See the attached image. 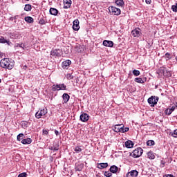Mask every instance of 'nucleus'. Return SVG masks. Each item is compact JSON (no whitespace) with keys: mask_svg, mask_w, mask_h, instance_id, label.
<instances>
[{"mask_svg":"<svg viewBox=\"0 0 177 177\" xmlns=\"http://www.w3.org/2000/svg\"><path fill=\"white\" fill-rule=\"evenodd\" d=\"M154 145H156V142L153 140H149L147 142V146H154Z\"/></svg>","mask_w":177,"mask_h":177,"instance_id":"nucleus-30","label":"nucleus"},{"mask_svg":"<svg viewBox=\"0 0 177 177\" xmlns=\"http://www.w3.org/2000/svg\"><path fill=\"white\" fill-rule=\"evenodd\" d=\"M55 133L57 136V135H59V131L55 130Z\"/></svg>","mask_w":177,"mask_h":177,"instance_id":"nucleus-51","label":"nucleus"},{"mask_svg":"<svg viewBox=\"0 0 177 177\" xmlns=\"http://www.w3.org/2000/svg\"><path fill=\"white\" fill-rule=\"evenodd\" d=\"M8 43V40L5 39V37L0 36V44H6Z\"/></svg>","mask_w":177,"mask_h":177,"instance_id":"nucleus-31","label":"nucleus"},{"mask_svg":"<svg viewBox=\"0 0 177 177\" xmlns=\"http://www.w3.org/2000/svg\"><path fill=\"white\" fill-rule=\"evenodd\" d=\"M143 154V149L142 148H137L136 149L133 151V157L134 158H138L140 157Z\"/></svg>","mask_w":177,"mask_h":177,"instance_id":"nucleus-4","label":"nucleus"},{"mask_svg":"<svg viewBox=\"0 0 177 177\" xmlns=\"http://www.w3.org/2000/svg\"><path fill=\"white\" fill-rule=\"evenodd\" d=\"M59 145L58 144H57L56 145H54L53 147V151H57V150H59Z\"/></svg>","mask_w":177,"mask_h":177,"instance_id":"nucleus-42","label":"nucleus"},{"mask_svg":"<svg viewBox=\"0 0 177 177\" xmlns=\"http://www.w3.org/2000/svg\"><path fill=\"white\" fill-rule=\"evenodd\" d=\"M32 142V140L30 138H25L21 141V143H22V145H31V143Z\"/></svg>","mask_w":177,"mask_h":177,"instance_id":"nucleus-14","label":"nucleus"},{"mask_svg":"<svg viewBox=\"0 0 177 177\" xmlns=\"http://www.w3.org/2000/svg\"><path fill=\"white\" fill-rule=\"evenodd\" d=\"M157 74H158V75L168 77V70H167V68L162 67L157 71Z\"/></svg>","mask_w":177,"mask_h":177,"instance_id":"nucleus-6","label":"nucleus"},{"mask_svg":"<svg viewBox=\"0 0 177 177\" xmlns=\"http://www.w3.org/2000/svg\"><path fill=\"white\" fill-rule=\"evenodd\" d=\"M62 99H63L64 103H67V102H68V100H70V95H68V94H67V93H64L62 95Z\"/></svg>","mask_w":177,"mask_h":177,"instance_id":"nucleus-21","label":"nucleus"},{"mask_svg":"<svg viewBox=\"0 0 177 177\" xmlns=\"http://www.w3.org/2000/svg\"><path fill=\"white\" fill-rule=\"evenodd\" d=\"M49 149H50V150H53V147H50Z\"/></svg>","mask_w":177,"mask_h":177,"instance_id":"nucleus-55","label":"nucleus"},{"mask_svg":"<svg viewBox=\"0 0 177 177\" xmlns=\"http://www.w3.org/2000/svg\"><path fill=\"white\" fill-rule=\"evenodd\" d=\"M171 136H173V138H177V136H175L174 135H171Z\"/></svg>","mask_w":177,"mask_h":177,"instance_id":"nucleus-56","label":"nucleus"},{"mask_svg":"<svg viewBox=\"0 0 177 177\" xmlns=\"http://www.w3.org/2000/svg\"><path fill=\"white\" fill-rule=\"evenodd\" d=\"M84 51V48L81 47V46H78L76 47V52H78V53H81V52Z\"/></svg>","mask_w":177,"mask_h":177,"instance_id":"nucleus-33","label":"nucleus"},{"mask_svg":"<svg viewBox=\"0 0 177 177\" xmlns=\"http://www.w3.org/2000/svg\"><path fill=\"white\" fill-rule=\"evenodd\" d=\"M0 66L1 67H3V68H8V70H12V66L10 65V63L9 62V59L5 58L1 60L0 62Z\"/></svg>","mask_w":177,"mask_h":177,"instance_id":"nucleus-1","label":"nucleus"},{"mask_svg":"<svg viewBox=\"0 0 177 177\" xmlns=\"http://www.w3.org/2000/svg\"><path fill=\"white\" fill-rule=\"evenodd\" d=\"M0 82H1V79H0Z\"/></svg>","mask_w":177,"mask_h":177,"instance_id":"nucleus-60","label":"nucleus"},{"mask_svg":"<svg viewBox=\"0 0 177 177\" xmlns=\"http://www.w3.org/2000/svg\"><path fill=\"white\" fill-rule=\"evenodd\" d=\"M122 127L123 124H116L114 127H113V131H114V132L118 133V132H121L122 129Z\"/></svg>","mask_w":177,"mask_h":177,"instance_id":"nucleus-12","label":"nucleus"},{"mask_svg":"<svg viewBox=\"0 0 177 177\" xmlns=\"http://www.w3.org/2000/svg\"><path fill=\"white\" fill-rule=\"evenodd\" d=\"M26 1H30V0H26Z\"/></svg>","mask_w":177,"mask_h":177,"instance_id":"nucleus-59","label":"nucleus"},{"mask_svg":"<svg viewBox=\"0 0 177 177\" xmlns=\"http://www.w3.org/2000/svg\"><path fill=\"white\" fill-rule=\"evenodd\" d=\"M67 86L64 85V84H54L53 86L52 91L53 92H56V91H66Z\"/></svg>","mask_w":177,"mask_h":177,"instance_id":"nucleus-2","label":"nucleus"},{"mask_svg":"<svg viewBox=\"0 0 177 177\" xmlns=\"http://www.w3.org/2000/svg\"><path fill=\"white\" fill-rule=\"evenodd\" d=\"M115 3L117 6H124V0H116Z\"/></svg>","mask_w":177,"mask_h":177,"instance_id":"nucleus-27","label":"nucleus"},{"mask_svg":"<svg viewBox=\"0 0 177 177\" xmlns=\"http://www.w3.org/2000/svg\"><path fill=\"white\" fill-rule=\"evenodd\" d=\"M133 75H135V77H138V75H140V71H139L136 69H134L133 71Z\"/></svg>","mask_w":177,"mask_h":177,"instance_id":"nucleus-32","label":"nucleus"},{"mask_svg":"<svg viewBox=\"0 0 177 177\" xmlns=\"http://www.w3.org/2000/svg\"><path fill=\"white\" fill-rule=\"evenodd\" d=\"M158 102V97L151 96L148 99V103L151 104V107H154Z\"/></svg>","mask_w":177,"mask_h":177,"instance_id":"nucleus-3","label":"nucleus"},{"mask_svg":"<svg viewBox=\"0 0 177 177\" xmlns=\"http://www.w3.org/2000/svg\"><path fill=\"white\" fill-rule=\"evenodd\" d=\"M147 157L149 158V160H154L156 158V156L152 151H149L147 153Z\"/></svg>","mask_w":177,"mask_h":177,"instance_id":"nucleus-23","label":"nucleus"},{"mask_svg":"<svg viewBox=\"0 0 177 177\" xmlns=\"http://www.w3.org/2000/svg\"><path fill=\"white\" fill-rule=\"evenodd\" d=\"M17 46H19V48H24V44H18Z\"/></svg>","mask_w":177,"mask_h":177,"instance_id":"nucleus-50","label":"nucleus"},{"mask_svg":"<svg viewBox=\"0 0 177 177\" xmlns=\"http://www.w3.org/2000/svg\"><path fill=\"white\" fill-rule=\"evenodd\" d=\"M22 125L24 126V128H27V124H26V122L23 123Z\"/></svg>","mask_w":177,"mask_h":177,"instance_id":"nucleus-52","label":"nucleus"},{"mask_svg":"<svg viewBox=\"0 0 177 177\" xmlns=\"http://www.w3.org/2000/svg\"><path fill=\"white\" fill-rule=\"evenodd\" d=\"M40 113L41 115L43 116V115H45L46 114L48 113V110L46 109H41L40 111Z\"/></svg>","mask_w":177,"mask_h":177,"instance_id":"nucleus-34","label":"nucleus"},{"mask_svg":"<svg viewBox=\"0 0 177 177\" xmlns=\"http://www.w3.org/2000/svg\"><path fill=\"white\" fill-rule=\"evenodd\" d=\"M18 177H27V173L23 172L18 175Z\"/></svg>","mask_w":177,"mask_h":177,"instance_id":"nucleus-43","label":"nucleus"},{"mask_svg":"<svg viewBox=\"0 0 177 177\" xmlns=\"http://www.w3.org/2000/svg\"><path fill=\"white\" fill-rule=\"evenodd\" d=\"M89 120V115L86 113H82L80 115V121H82V122H86Z\"/></svg>","mask_w":177,"mask_h":177,"instance_id":"nucleus-11","label":"nucleus"},{"mask_svg":"<svg viewBox=\"0 0 177 177\" xmlns=\"http://www.w3.org/2000/svg\"><path fill=\"white\" fill-rule=\"evenodd\" d=\"M103 45L104 46H106L108 48H113V46H114V43L113 42V41L104 40Z\"/></svg>","mask_w":177,"mask_h":177,"instance_id":"nucleus-8","label":"nucleus"},{"mask_svg":"<svg viewBox=\"0 0 177 177\" xmlns=\"http://www.w3.org/2000/svg\"><path fill=\"white\" fill-rule=\"evenodd\" d=\"M165 113L167 115H171V114H172V111L169 108H168L165 110Z\"/></svg>","mask_w":177,"mask_h":177,"instance_id":"nucleus-35","label":"nucleus"},{"mask_svg":"<svg viewBox=\"0 0 177 177\" xmlns=\"http://www.w3.org/2000/svg\"><path fill=\"white\" fill-rule=\"evenodd\" d=\"M84 169V164L79 162L77 163L75 166V171H82V169Z\"/></svg>","mask_w":177,"mask_h":177,"instance_id":"nucleus-15","label":"nucleus"},{"mask_svg":"<svg viewBox=\"0 0 177 177\" xmlns=\"http://www.w3.org/2000/svg\"><path fill=\"white\" fill-rule=\"evenodd\" d=\"M163 177H175L172 174H165Z\"/></svg>","mask_w":177,"mask_h":177,"instance_id":"nucleus-46","label":"nucleus"},{"mask_svg":"<svg viewBox=\"0 0 177 177\" xmlns=\"http://www.w3.org/2000/svg\"><path fill=\"white\" fill-rule=\"evenodd\" d=\"M135 82H138V84H144L145 81L142 79V77H136L134 80Z\"/></svg>","mask_w":177,"mask_h":177,"instance_id":"nucleus-28","label":"nucleus"},{"mask_svg":"<svg viewBox=\"0 0 177 177\" xmlns=\"http://www.w3.org/2000/svg\"><path fill=\"white\" fill-rule=\"evenodd\" d=\"M23 139H24V134H23V133H19L17 136V140H18V142H20L21 140H23Z\"/></svg>","mask_w":177,"mask_h":177,"instance_id":"nucleus-29","label":"nucleus"},{"mask_svg":"<svg viewBox=\"0 0 177 177\" xmlns=\"http://www.w3.org/2000/svg\"><path fill=\"white\" fill-rule=\"evenodd\" d=\"M109 10L111 12V13H113L115 16H120V15H121V10L116 7L111 6L109 8Z\"/></svg>","mask_w":177,"mask_h":177,"instance_id":"nucleus-5","label":"nucleus"},{"mask_svg":"<svg viewBox=\"0 0 177 177\" xmlns=\"http://www.w3.org/2000/svg\"><path fill=\"white\" fill-rule=\"evenodd\" d=\"M145 2L147 5H150V3H151V0H145Z\"/></svg>","mask_w":177,"mask_h":177,"instance_id":"nucleus-47","label":"nucleus"},{"mask_svg":"<svg viewBox=\"0 0 177 177\" xmlns=\"http://www.w3.org/2000/svg\"><path fill=\"white\" fill-rule=\"evenodd\" d=\"M51 56H54L55 57H59L60 56V50H53L50 52Z\"/></svg>","mask_w":177,"mask_h":177,"instance_id":"nucleus-13","label":"nucleus"},{"mask_svg":"<svg viewBox=\"0 0 177 177\" xmlns=\"http://www.w3.org/2000/svg\"><path fill=\"white\" fill-rule=\"evenodd\" d=\"M73 29L75 31H78V30H80V21L78 19L73 21Z\"/></svg>","mask_w":177,"mask_h":177,"instance_id":"nucleus-10","label":"nucleus"},{"mask_svg":"<svg viewBox=\"0 0 177 177\" xmlns=\"http://www.w3.org/2000/svg\"><path fill=\"white\" fill-rule=\"evenodd\" d=\"M133 142L131 141V140H127L126 142H125V147L127 148V149H132V147H133Z\"/></svg>","mask_w":177,"mask_h":177,"instance_id":"nucleus-18","label":"nucleus"},{"mask_svg":"<svg viewBox=\"0 0 177 177\" xmlns=\"http://www.w3.org/2000/svg\"><path fill=\"white\" fill-rule=\"evenodd\" d=\"M174 107H176V108L177 107V103L176 104V105L174 106Z\"/></svg>","mask_w":177,"mask_h":177,"instance_id":"nucleus-57","label":"nucleus"},{"mask_svg":"<svg viewBox=\"0 0 177 177\" xmlns=\"http://www.w3.org/2000/svg\"><path fill=\"white\" fill-rule=\"evenodd\" d=\"M171 135H173V136H174V135H176V136H177V129L174 130V133L171 134Z\"/></svg>","mask_w":177,"mask_h":177,"instance_id":"nucleus-49","label":"nucleus"},{"mask_svg":"<svg viewBox=\"0 0 177 177\" xmlns=\"http://www.w3.org/2000/svg\"><path fill=\"white\" fill-rule=\"evenodd\" d=\"M39 24H41V25L45 24V20L44 19L41 18L39 20Z\"/></svg>","mask_w":177,"mask_h":177,"instance_id":"nucleus-44","label":"nucleus"},{"mask_svg":"<svg viewBox=\"0 0 177 177\" xmlns=\"http://www.w3.org/2000/svg\"><path fill=\"white\" fill-rule=\"evenodd\" d=\"M104 176L106 177H111L113 176V174H111V171H105L104 174Z\"/></svg>","mask_w":177,"mask_h":177,"instance_id":"nucleus-36","label":"nucleus"},{"mask_svg":"<svg viewBox=\"0 0 177 177\" xmlns=\"http://www.w3.org/2000/svg\"><path fill=\"white\" fill-rule=\"evenodd\" d=\"M48 133H49V132L48 131V130H43V135H48Z\"/></svg>","mask_w":177,"mask_h":177,"instance_id":"nucleus-45","label":"nucleus"},{"mask_svg":"<svg viewBox=\"0 0 177 177\" xmlns=\"http://www.w3.org/2000/svg\"><path fill=\"white\" fill-rule=\"evenodd\" d=\"M14 19H16V17H14Z\"/></svg>","mask_w":177,"mask_h":177,"instance_id":"nucleus-58","label":"nucleus"},{"mask_svg":"<svg viewBox=\"0 0 177 177\" xmlns=\"http://www.w3.org/2000/svg\"><path fill=\"white\" fill-rule=\"evenodd\" d=\"M82 149H84V147L77 146L74 148V150H75V153H81V151H82Z\"/></svg>","mask_w":177,"mask_h":177,"instance_id":"nucleus-24","label":"nucleus"},{"mask_svg":"<svg viewBox=\"0 0 177 177\" xmlns=\"http://www.w3.org/2000/svg\"><path fill=\"white\" fill-rule=\"evenodd\" d=\"M165 56L166 60H170V59L171 58V54H169V53H166Z\"/></svg>","mask_w":177,"mask_h":177,"instance_id":"nucleus-38","label":"nucleus"},{"mask_svg":"<svg viewBox=\"0 0 177 177\" xmlns=\"http://www.w3.org/2000/svg\"><path fill=\"white\" fill-rule=\"evenodd\" d=\"M161 165H162V167H164V165H165V163L162 161L161 162Z\"/></svg>","mask_w":177,"mask_h":177,"instance_id":"nucleus-53","label":"nucleus"},{"mask_svg":"<svg viewBox=\"0 0 177 177\" xmlns=\"http://www.w3.org/2000/svg\"><path fill=\"white\" fill-rule=\"evenodd\" d=\"M31 9H32V7L30 4H26L24 7V10L26 12H31Z\"/></svg>","mask_w":177,"mask_h":177,"instance_id":"nucleus-25","label":"nucleus"},{"mask_svg":"<svg viewBox=\"0 0 177 177\" xmlns=\"http://www.w3.org/2000/svg\"><path fill=\"white\" fill-rule=\"evenodd\" d=\"M67 80H73V78H74V76H73L70 73H68L66 75Z\"/></svg>","mask_w":177,"mask_h":177,"instance_id":"nucleus-40","label":"nucleus"},{"mask_svg":"<svg viewBox=\"0 0 177 177\" xmlns=\"http://www.w3.org/2000/svg\"><path fill=\"white\" fill-rule=\"evenodd\" d=\"M109 167V163L105 162V163H100L98 164L97 168L100 169H103L104 168H107Z\"/></svg>","mask_w":177,"mask_h":177,"instance_id":"nucleus-22","label":"nucleus"},{"mask_svg":"<svg viewBox=\"0 0 177 177\" xmlns=\"http://www.w3.org/2000/svg\"><path fill=\"white\" fill-rule=\"evenodd\" d=\"M71 0H64V9H68L71 6Z\"/></svg>","mask_w":177,"mask_h":177,"instance_id":"nucleus-16","label":"nucleus"},{"mask_svg":"<svg viewBox=\"0 0 177 177\" xmlns=\"http://www.w3.org/2000/svg\"><path fill=\"white\" fill-rule=\"evenodd\" d=\"M59 13V11L56 8H50V15L53 16H56Z\"/></svg>","mask_w":177,"mask_h":177,"instance_id":"nucleus-20","label":"nucleus"},{"mask_svg":"<svg viewBox=\"0 0 177 177\" xmlns=\"http://www.w3.org/2000/svg\"><path fill=\"white\" fill-rule=\"evenodd\" d=\"M24 20L26 23H34V19L31 17H26Z\"/></svg>","mask_w":177,"mask_h":177,"instance_id":"nucleus-26","label":"nucleus"},{"mask_svg":"<svg viewBox=\"0 0 177 177\" xmlns=\"http://www.w3.org/2000/svg\"><path fill=\"white\" fill-rule=\"evenodd\" d=\"M109 171L110 172H111V174H116L117 172H118V167L115 165H112L110 167Z\"/></svg>","mask_w":177,"mask_h":177,"instance_id":"nucleus-17","label":"nucleus"},{"mask_svg":"<svg viewBox=\"0 0 177 177\" xmlns=\"http://www.w3.org/2000/svg\"><path fill=\"white\" fill-rule=\"evenodd\" d=\"M171 9L173 12H177V3L171 6Z\"/></svg>","mask_w":177,"mask_h":177,"instance_id":"nucleus-41","label":"nucleus"},{"mask_svg":"<svg viewBox=\"0 0 177 177\" xmlns=\"http://www.w3.org/2000/svg\"><path fill=\"white\" fill-rule=\"evenodd\" d=\"M147 48H150V44L148 43V44L147 45Z\"/></svg>","mask_w":177,"mask_h":177,"instance_id":"nucleus-54","label":"nucleus"},{"mask_svg":"<svg viewBox=\"0 0 177 177\" xmlns=\"http://www.w3.org/2000/svg\"><path fill=\"white\" fill-rule=\"evenodd\" d=\"M128 131H129V128L124 127V125L122 126V131H121V132H122V133H124V132H128Z\"/></svg>","mask_w":177,"mask_h":177,"instance_id":"nucleus-37","label":"nucleus"},{"mask_svg":"<svg viewBox=\"0 0 177 177\" xmlns=\"http://www.w3.org/2000/svg\"><path fill=\"white\" fill-rule=\"evenodd\" d=\"M71 64V61L70 59H67L62 62V67L63 68H66V67H68Z\"/></svg>","mask_w":177,"mask_h":177,"instance_id":"nucleus-19","label":"nucleus"},{"mask_svg":"<svg viewBox=\"0 0 177 177\" xmlns=\"http://www.w3.org/2000/svg\"><path fill=\"white\" fill-rule=\"evenodd\" d=\"M131 34L133 37H140L142 32H140V28H137L131 31Z\"/></svg>","mask_w":177,"mask_h":177,"instance_id":"nucleus-7","label":"nucleus"},{"mask_svg":"<svg viewBox=\"0 0 177 177\" xmlns=\"http://www.w3.org/2000/svg\"><path fill=\"white\" fill-rule=\"evenodd\" d=\"M41 112L37 111V112L35 113V117H36V118H38V119L41 118V117H42V115H41Z\"/></svg>","mask_w":177,"mask_h":177,"instance_id":"nucleus-39","label":"nucleus"},{"mask_svg":"<svg viewBox=\"0 0 177 177\" xmlns=\"http://www.w3.org/2000/svg\"><path fill=\"white\" fill-rule=\"evenodd\" d=\"M138 175H139V172L138 171L132 170L127 174L126 177H136Z\"/></svg>","mask_w":177,"mask_h":177,"instance_id":"nucleus-9","label":"nucleus"},{"mask_svg":"<svg viewBox=\"0 0 177 177\" xmlns=\"http://www.w3.org/2000/svg\"><path fill=\"white\" fill-rule=\"evenodd\" d=\"M171 111V112L174 111H175V109H176V106H171V108H169Z\"/></svg>","mask_w":177,"mask_h":177,"instance_id":"nucleus-48","label":"nucleus"}]
</instances>
